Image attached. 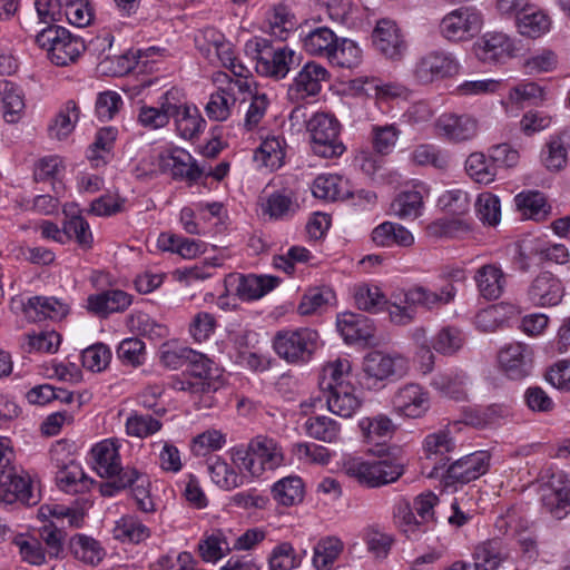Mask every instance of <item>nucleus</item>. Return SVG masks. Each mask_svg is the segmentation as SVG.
<instances>
[{
	"mask_svg": "<svg viewBox=\"0 0 570 570\" xmlns=\"http://www.w3.org/2000/svg\"><path fill=\"white\" fill-rule=\"evenodd\" d=\"M68 550L75 559L90 566L98 564L106 556L100 542L83 533H76L69 539Z\"/></svg>",
	"mask_w": 570,
	"mask_h": 570,
	"instance_id": "29",
	"label": "nucleus"
},
{
	"mask_svg": "<svg viewBox=\"0 0 570 570\" xmlns=\"http://www.w3.org/2000/svg\"><path fill=\"white\" fill-rule=\"evenodd\" d=\"M336 326L347 343L365 342L374 337L375 325L367 316L345 312L337 316Z\"/></svg>",
	"mask_w": 570,
	"mask_h": 570,
	"instance_id": "23",
	"label": "nucleus"
},
{
	"mask_svg": "<svg viewBox=\"0 0 570 570\" xmlns=\"http://www.w3.org/2000/svg\"><path fill=\"white\" fill-rule=\"evenodd\" d=\"M466 376L462 372L446 371L434 375L432 379V386L455 400H460L464 396V384Z\"/></svg>",
	"mask_w": 570,
	"mask_h": 570,
	"instance_id": "51",
	"label": "nucleus"
},
{
	"mask_svg": "<svg viewBox=\"0 0 570 570\" xmlns=\"http://www.w3.org/2000/svg\"><path fill=\"white\" fill-rule=\"evenodd\" d=\"M161 426L163 424L159 420L154 419L151 415L137 412L130 414L125 423L126 433L129 436L139 439H145L157 433Z\"/></svg>",
	"mask_w": 570,
	"mask_h": 570,
	"instance_id": "56",
	"label": "nucleus"
},
{
	"mask_svg": "<svg viewBox=\"0 0 570 570\" xmlns=\"http://www.w3.org/2000/svg\"><path fill=\"white\" fill-rule=\"evenodd\" d=\"M312 193L316 198L324 200H343L350 196L347 183L337 175H320L315 178Z\"/></svg>",
	"mask_w": 570,
	"mask_h": 570,
	"instance_id": "36",
	"label": "nucleus"
},
{
	"mask_svg": "<svg viewBox=\"0 0 570 570\" xmlns=\"http://www.w3.org/2000/svg\"><path fill=\"white\" fill-rule=\"evenodd\" d=\"M159 169L170 171L174 178L196 181L204 174L191 155L181 148L171 147L163 150L159 154Z\"/></svg>",
	"mask_w": 570,
	"mask_h": 570,
	"instance_id": "19",
	"label": "nucleus"
},
{
	"mask_svg": "<svg viewBox=\"0 0 570 570\" xmlns=\"http://www.w3.org/2000/svg\"><path fill=\"white\" fill-rule=\"evenodd\" d=\"M570 130L551 136L541 151V161L550 171L561 170L568 161Z\"/></svg>",
	"mask_w": 570,
	"mask_h": 570,
	"instance_id": "28",
	"label": "nucleus"
},
{
	"mask_svg": "<svg viewBox=\"0 0 570 570\" xmlns=\"http://www.w3.org/2000/svg\"><path fill=\"white\" fill-rule=\"evenodd\" d=\"M490 455L480 451L454 461L443 474L445 485L465 484L479 479L489 469Z\"/></svg>",
	"mask_w": 570,
	"mask_h": 570,
	"instance_id": "15",
	"label": "nucleus"
},
{
	"mask_svg": "<svg viewBox=\"0 0 570 570\" xmlns=\"http://www.w3.org/2000/svg\"><path fill=\"white\" fill-rule=\"evenodd\" d=\"M249 451L254 460L255 475L264 471H274L284 465L285 454L281 444L266 435H257L249 441Z\"/></svg>",
	"mask_w": 570,
	"mask_h": 570,
	"instance_id": "17",
	"label": "nucleus"
},
{
	"mask_svg": "<svg viewBox=\"0 0 570 570\" xmlns=\"http://www.w3.org/2000/svg\"><path fill=\"white\" fill-rule=\"evenodd\" d=\"M372 42L377 51L392 60H399L406 50V42L395 21L381 19L372 33Z\"/></svg>",
	"mask_w": 570,
	"mask_h": 570,
	"instance_id": "18",
	"label": "nucleus"
},
{
	"mask_svg": "<svg viewBox=\"0 0 570 570\" xmlns=\"http://www.w3.org/2000/svg\"><path fill=\"white\" fill-rule=\"evenodd\" d=\"M541 491L542 505L553 518L561 520L570 513V479L566 473H553Z\"/></svg>",
	"mask_w": 570,
	"mask_h": 570,
	"instance_id": "13",
	"label": "nucleus"
},
{
	"mask_svg": "<svg viewBox=\"0 0 570 570\" xmlns=\"http://www.w3.org/2000/svg\"><path fill=\"white\" fill-rule=\"evenodd\" d=\"M338 37L328 27L322 26L311 29L302 37L303 48L314 57L327 59L336 45Z\"/></svg>",
	"mask_w": 570,
	"mask_h": 570,
	"instance_id": "31",
	"label": "nucleus"
},
{
	"mask_svg": "<svg viewBox=\"0 0 570 570\" xmlns=\"http://www.w3.org/2000/svg\"><path fill=\"white\" fill-rule=\"evenodd\" d=\"M307 130L314 154L333 158L344 153L345 146L340 139L341 125L334 116L316 112L307 121Z\"/></svg>",
	"mask_w": 570,
	"mask_h": 570,
	"instance_id": "3",
	"label": "nucleus"
},
{
	"mask_svg": "<svg viewBox=\"0 0 570 570\" xmlns=\"http://www.w3.org/2000/svg\"><path fill=\"white\" fill-rule=\"evenodd\" d=\"M173 111L171 117L175 118L177 130L183 138L191 139L200 132L205 120L195 106L175 104Z\"/></svg>",
	"mask_w": 570,
	"mask_h": 570,
	"instance_id": "37",
	"label": "nucleus"
},
{
	"mask_svg": "<svg viewBox=\"0 0 570 570\" xmlns=\"http://www.w3.org/2000/svg\"><path fill=\"white\" fill-rule=\"evenodd\" d=\"M91 454L95 470L101 478H114L126 470L121 466L119 446L114 440L108 439L97 443L92 448Z\"/></svg>",
	"mask_w": 570,
	"mask_h": 570,
	"instance_id": "25",
	"label": "nucleus"
},
{
	"mask_svg": "<svg viewBox=\"0 0 570 570\" xmlns=\"http://www.w3.org/2000/svg\"><path fill=\"white\" fill-rule=\"evenodd\" d=\"M425 456L429 460L433 458L445 465L450 461L448 454L455 449V442L446 431H438L425 436L423 443Z\"/></svg>",
	"mask_w": 570,
	"mask_h": 570,
	"instance_id": "49",
	"label": "nucleus"
},
{
	"mask_svg": "<svg viewBox=\"0 0 570 570\" xmlns=\"http://www.w3.org/2000/svg\"><path fill=\"white\" fill-rule=\"evenodd\" d=\"M423 197L419 190L400 193L391 203V214L401 219H415L421 215Z\"/></svg>",
	"mask_w": 570,
	"mask_h": 570,
	"instance_id": "43",
	"label": "nucleus"
},
{
	"mask_svg": "<svg viewBox=\"0 0 570 570\" xmlns=\"http://www.w3.org/2000/svg\"><path fill=\"white\" fill-rule=\"evenodd\" d=\"M483 26L482 13L473 7H460L445 14L440 24V33L449 41L459 42L472 39Z\"/></svg>",
	"mask_w": 570,
	"mask_h": 570,
	"instance_id": "5",
	"label": "nucleus"
},
{
	"mask_svg": "<svg viewBox=\"0 0 570 570\" xmlns=\"http://www.w3.org/2000/svg\"><path fill=\"white\" fill-rule=\"evenodd\" d=\"M279 283V278L269 275H243L228 274L224 279V286L240 301L249 302L258 299L273 291Z\"/></svg>",
	"mask_w": 570,
	"mask_h": 570,
	"instance_id": "8",
	"label": "nucleus"
},
{
	"mask_svg": "<svg viewBox=\"0 0 570 570\" xmlns=\"http://www.w3.org/2000/svg\"><path fill=\"white\" fill-rule=\"evenodd\" d=\"M463 343L462 332L456 327L446 326L433 337L432 346L438 353L453 355L462 347Z\"/></svg>",
	"mask_w": 570,
	"mask_h": 570,
	"instance_id": "59",
	"label": "nucleus"
},
{
	"mask_svg": "<svg viewBox=\"0 0 570 570\" xmlns=\"http://www.w3.org/2000/svg\"><path fill=\"white\" fill-rule=\"evenodd\" d=\"M272 494L276 502L289 507L303 500L304 487L298 476H286L277 481L272 488Z\"/></svg>",
	"mask_w": 570,
	"mask_h": 570,
	"instance_id": "46",
	"label": "nucleus"
},
{
	"mask_svg": "<svg viewBox=\"0 0 570 570\" xmlns=\"http://www.w3.org/2000/svg\"><path fill=\"white\" fill-rule=\"evenodd\" d=\"M63 233L68 238H73L82 248H90L92 245V234L88 222L79 215L71 216L63 224Z\"/></svg>",
	"mask_w": 570,
	"mask_h": 570,
	"instance_id": "64",
	"label": "nucleus"
},
{
	"mask_svg": "<svg viewBox=\"0 0 570 570\" xmlns=\"http://www.w3.org/2000/svg\"><path fill=\"white\" fill-rule=\"evenodd\" d=\"M436 134L455 144L470 141L479 132V120L470 114H442L435 121Z\"/></svg>",
	"mask_w": 570,
	"mask_h": 570,
	"instance_id": "12",
	"label": "nucleus"
},
{
	"mask_svg": "<svg viewBox=\"0 0 570 570\" xmlns=\"http://www.w3.org/2000/svg\"><path fill=\"white\" fill-rule=\"evenodd\" d=\"M411 161L419 166H433L438 169L448 167L446 156L434 145L422 144L411 153Z\"/></svg>",
	"mask_w": 570,
	"mask_h": 570,
	"instance_id": "61",
	"label": "nucleus"
},
{
	"mask_svg": "<svg viewBox=\"0 0 570 570\" xmlns=\"http://www.w3.org/2000/svg\"><path fill=\"white\" fill-rule=\"evenodd\" d=\"M519 32L530 38H539L548 32L551 26L549 16L537 4L523 13L515 22Z\"/></svg>",
	"mask_w": 570,
	"mask_h": 570,
	"instance_id": "42",
	"label": "nucleus"
},
{
	"mask_svg": "<svg viewBox=\"0 0 570 570\" xmlns=\"http://www.w3.org/2000/svg\"><path fill=\"white\" fill-rule=\"evenodd\" d=\"M302 559L292 543L281 542L272 550L268 557V567L269 570H292L301 566Z\"/></svg>",
	"mask_w": 570,
	"mask_h": 570,
	"instance_id": "53",
	"label": "nucleus"
},
{
	"mask_svg": "<svg viewBox=\"0 0 570 570\" xmlns=\"http://www.w3.org/2000/svg\"><path fill=\"white\" fill-rule=\"evenodd\" d=\"M459 62L452 53L434 50L422 56L414 69V76L421 83L452 77L459 71Z\"/></svg>",
	"mask_w": 570,
	"mask_h": 570,
	"instance_id": "10",
	"label": "nucleus"
},
{
	"mask_svg": "<svg viewBox=\"0 0 570 570\" xmlns=\"http://www.w3.org/2000/svg\"><path fill=\"white\" fill-rule=\"evenodd\" d=\"M214 81L220 83L227 81V86L219 87L210 95L205 111L210 120L224 121L230 116L232 107L235 105V89L248 91L249 83L246 80H234L225 72H218Z\"/></svg>",
	"mask_w": 570,
	"mask_h": 570,
	"instance_id": "9",
	"label": "nucleus"
},
{
	"mask_svg": "<svg viewBox=\"0 0 570 570\" xmlns=\"http://www.w3.org/2000/svg\"><path fill=\"white\" fill-rule=\"evenodd\" d=\"M363 540L367 551L377 560L387 558L395 541L392 534L382 531L377 525L365 528L363 531Z\"/></svg>",
	"mask_w": 570,
	"mask_h": 570,
	"instance_id": "47",
	"label": "nucleus"
},
{
	"mask_svg": "<svg viewBox=\"0 0 570 570\" xmlns=\"http://www.w3.org/2000/svg\"><path fill=\"white\" fill-rule=\"evenodd\" d=\"M132 303V296L121 289H107L89 295L87 308L98 316H108L112 313L126 311Z\"/></svg>",
	"mask_w": 570,
	"mask_h": 570,
	"instance_id": "24",
	"label": "nucleus"
},
{
	"mask_svg": "<svg viewBox=\"0 0 570 570\" xmlns=\"http://www.w3.org/2000/svg\"><path fill=\"white\" fill-rule=\"evenodd\" d=\"M230 530L216 529L198 543L199 554L203 560L214 562L232 550Z\"/></svg>",
	"mask_w": 570,
	"mask_h": 570,
	"instance_id": "33",
	"label": "nucleus"
},
{
	"mask_svg": "<svg viewBox=\"0 0 570 570\" xmlns=\"http://www.w3.org/2000/svg\"><path fill=\"white\" fill-rule=\"evenodd\" d=\"M318 333L308 327L278 331L273 337V348L291 364L308 362L318 344Z\"/></svg>",
	"mask_w": 570,
	"mask_h": 570,
	"instance_id": "2",
	"label": "nucleus"
},
{
	"mask_svg": "<svg viewBox=\"0 0 570 570\" xmlns=\"http://www.w3.org/2000/svg\"><path fill=\"white\" fill-rule=\"evenodd\" d=\"M330 78L331 73L323 65L316 61L306 62L288 85V100L299 104L318 96Z\"/></svg>",
	"mask_w": 570,
	"mask_h": 570,
	"instance_id": "6",
	"label": "nucleus"
},
{
	"mask_svg": "<svg viewBox=\"0 0 570 570\" xmlns=\"http://www.w3.org/2000/svg\"><path fill=\"white\" fill-rule=\"evenodd\" d=\"M306 434L315 440L333 443L340 438V424L325 415L311 416L305 422Z\"/></svg>",
	"mask_w": 570,
	"mask_h": 570,
	"instance_id": "44",
	"label": "nucleus"
},
{
	"mask_svg": "<svg viewBox=\"0 0 570 570\" xmlns=\"http://www.w3.org/2000/svg\"><path fill=\"white\" fill-rule=\"evenodd\" d=\"M245 51L256 60V71L263 76L283 79L294 66L299 65V57L287 46H272L271 40L256 37L245 45Z\"/></svg>",
	"mask_w": 570,
	"mask_h": 570,
	"instance_id": "1",
	"label": "nucleus"
},
{
	"mask_svg": "<svg viewBox=\"0 0 570 570\" xmlns=\"http://www.w3.org/2000/svg\"><path fill=\"white\" fill-rule=\"evenodd\" d=\"M2 95L3 118L9 124H16L24 110V97L20 87L11 81L0 83Z\"/></svg>",
	"mask_w": 570,
	"mask_h": 570,
	"instance_id": "39",
	"label": "nucleus"
},
{
	"mask_svg": "<svg viewBox=\"0 0 570 570\" xmlns=\"http://www.w3.org/2000/svg\"><path fill=\"white\" fill-rule=\"evenodd\" d=\"M60 445L52 449L51 455L58 471L56 473V482L58 488L70 494L86 493L92 485V480L88 478L79 463L73 459L61 461L56 455L58 454Z\"/></svg>",
	"mask_w": 570,
	"mask_h": 570,
	"instance_id": "16",
	"label": "nucleus"
},
{
	"mask_svg": "<svg viewBox=\"0 0 570 570\" xmlns=\"http://www.w3.org/2000/svg\"><path fill=\"white\" fill-rule=\"evenodd\" d=\"M240 94L247 95V97L243 98V101L249 100V105L247 107L244 126L247 130H252L255 128L261 120L264 118L267 107L269 105V100L266 94L262 92H253L249 88L248 91H239Z\"/></svg>",
	"mask_w": 570,
	"mask_h": 570,
	"instance_id": "54",
	"label": "nucleus"
},
{
	"mask_svg": "<svg viewBox=\"0 0 570 570\" xmlns=\"http://www.w3.org/2000/svg\"><path fill=\"white\" fill-rule=\"evenodd\" d=\"M401 130L395 125L373 126V148L381 155L390 154L400 137Z\"/></svg>",
	"mask_w": 570,
	"mask_h": 570,
	"instance_id": "63",
	"label": "nucleus"
},
{
	"mask_svg": "<svg viewBox=\"0 0 570 570\" xmlns=\"http://www.w3.org/2000/svg\"><path fill=\"white\" fill-rule=\"evenodd\" d=\"M407 370L409 362L403 355L373 351L363 361V384L367 389H379L386 380L404 376Z\"/></svg>",
	"mask_w": 570,
	"mask_h": 570,
	"instance_id": "4",
	"label": "nucleus"
},
{
	"mask_svg": "<svg viewBox=\"0 0 570 570\" xmlns=\"http://www.w3.org/2000/svg\"><path fill=\"white\" fill-rule=\"evenodd\" d=\"M361 52V49L353 40L338 37L327 61L332 66L351 69L360 65Z\"/></svg>",
	"mask_w": 570,
	"mask_h": 570,
	"instance_id": "45",
	"label": "nucleus"
},
{
	"mask_svg": "<svg viewBox=\"0 0 570 570\" xmlns=\"http://www.w3.org/2000/svg\"><path fill=\"white\" fill-rule=\"evenodd\" d=\"M343 549L344 543L336 537L321 539L313 549V566L316 570H332Z\"/></svg>",
	"mask_w": 570,
	"mask_h": 570,
	"instance_id": "41",
	"label": "nucleus"
},
{
	"mask_svg": "<svg viewBox=\"0 0 570 570\" xmlns=\"http://www.w3.org/2000/svg\"><path fill=\"white\" fill-rule=\"evenodd\" d=\"M517 209L525 218L542 222L551 213V206L548 204L544 195L538 190H528L518 194L514 197Z\"/></svg>",
	"mask_w": 570,
	"mask_h": 570,
	"instance_id": "32",
	"label": "nucleus"
},
{
	"mask_svg": "<svg viewBox=\"0 0 570 570\" xmlns=\"http://www.w3.org/2000/svg\"><path fill=\"white\" fill-rule=\"evenodd\" d=\"M566 294L562 281L551 272L539 273L527 289L528 301L535 307L559 305Z\"/></svg>",
	"mask_w": 570,
	"mask_h": 570,
	"instance_id": "11",
	"label": "nucleus"
},
{
	"mask_svg": "<svg viewBox=\"0 0 570 570\" xmlns=\"http://www.w3.org/2000/svg\"><path fill=\"white\" fill-rule=\"evenodd\" d=\"M114 538L122 543L139 544L146 541L151 531L136 514H125L115 522Z\"/></svg>",
	"mask_w": 570,
	"mask_h": 570,
	"instance_id": "30",
	"label": "nucleus"
},
{
	"mask_svg": "<svg viewBox=\"0 0 570 570\" xmlns=\"http://www.w3.org/2000/svg\"><path fill=\"white\" fill-rule=\"evenodd\" d=\"M39 497L35 493L32 482L28 473L16 466L1 469L0 471V502L13 504L20 502L23 505H35Z\"/></svg>",
	"mask_w": 570,
	"mask_h": 570,
	"instance_id": "7",
	"label": "nucleus"
},
{
	"mask_svg": "<svg viewBox=\"0 0 570 570\" xmlns=\"http://www.w3.org/2000/svg\"><path fill=\"white\" fill-rule=\"evenodd\" d=\"M207 470L212 481L223 490L230 491L244 484L245 478L220 456L210 458Z\"/></svg>",
	"mask_w": 570,
	"mask_h": 570,
	"instance_id": "35",
	"label": "nucleus"
},
{
	"mask_svg": "<svg viewBox=\"0 0 570 570\" xmlns=\"http://www.w3.org/2000/svg\"><path fill=\"white\" fill-rule=\"evenodd\" d=\"M284 141L279 137H268L255 153V160L271 170L281 168L284 164Z\"/></svg>",
	"mask_w": 570,
	"mask_h": 570,
	"instance_id": "50",
	"label": "nucleus"
},
{
	"mask_svg": "<svg viewBox=\"0 0 570 570\" xmlns=\"http://www.w3.org/2000/svg\"><path fill=\"white\" fill-rule=\"evenodd\" d=\"M22 311L31 322L61 321L68 315L69 305L56 297L32 296L23 304Z\"/></svg>",
	"mask_w": 570,
	"mask_h": 570,
	"instance_id": "22",
	"label": "nucleus"
},
{
	"mask_svg": "<svg viewBox=\"0 0 570 570\" xmlns=\"http://www.w3.org/2000/svg\"><path fill=\"white\" fill-rule=\"evenodd\" d=\"M474 52L483 62H499L513 55L514 46L502 32H487L474 43Z\"/></svg>",
	"mask_w": 570,
	"mask_h": 570,
	"instance_id": "21",
	"label": "nucleus"
},
{
	"mask_svg": "<svg viewBox=\"0 0 570 570\" xmlns=\"http://www.w3.org/2000/svg\"><path fill=\"white\" fill-rule=\"evenodd\" d=\"M393 405L407 417H420L429 410V394L419 384H405L394 394Z\"/></svg>",
	"mask_w": 570,
	"mask_h": 570,
	"instance_id": "20",
	"label": "nucleus"
},
{
	"mask_svg": "<svg viewBox=\"0 0 570 570\" xmlns=\"http://www.w3.org/2000/svg\"><path fill=\"white\" fill-rule=\"evenodd\" d=\"M222 266V259L218 257L206 258L190 267L177 269L179 281L187 284L198 281H205L214 276L215 269Z\"/></svg>",
	"mask_w": 570,
	"mask_h": 570,
	"instance_id": "60",
	"label": "nucleus"
},
{
	"mask_svg": "<svg viewBox=\"0 0 570 570\" xmlns=\"http://www.w3.org/2000/svg\"><path fill=\"white\" fill-rule=\"evenodd\" d=\"M507 558L498 540H489L476 546L473 553V570H497Z\"/></svg>",
	"mask_w": 570,
	"mask_h": 570,
	"instance_id": "40",
	"label": "nucleus"
},
{
	"mask_svg": "<svg viewBox=\"0 0 570 570\" xmlns=\"http://www.w3.org/2000/svg\"><path fill=\"white\" fill-rule=\"evenodd\" d=\"M78 119V106L75 101L70 100L60 109L55 120L49 126L50 136L58 140L67 138L73 131Z\"/></svg>",
	"mask_w": 570,
	"mask_h": 570,
	"instance_id": "48",
	"label": "nucleus"
},
{
	"mask_svg": "<svg viewBox=\"0 0 570 570\" xmlns=\"http://www.w3.org/2000/svg\"><path fill=\"white\" fill-rule=\"evenodd\" d=\"M360 428L368 442L380 443L381 440L393 433L394 425L386 415L364 417L360 421Z\"/></svg>",
	"mask_w": 570,
	"mask_h": 570,
	"instance_id": "58",
	"label": "nucleus"
},
{
	"mask_svg": "<svg viewBox=\"0 0 570 570\" xmlns=\"http://www.w3.org/2000/svg\"><path fill=\"white\" fill-rule=\"evenodd\" d=\"M500 368L511 380H522L529 376L533 368L532 348L520 342L511 343L498 354Z\"/></svg>",
	"mask_w": 570,
	"mask_h": 570,
	"instance_id": "14",
	"label": "nucleus"
},
{
	"mask_svg": "<svg viewBox=\"0 0 570 570\" xmlns=\"http://www.w3.org/2000/svg\"><path fill=\"white\" fill-rule=\"evenodd\" d=\"M474 282L480 295L489 301L498 299L507 285L505 274L497 264H485L478 268Z\"/></svg>",
	"mask_w": 570,
	"mask_h": 570,
	"instance_id": "27",
	"label": "nucleus"
},
{
	"mask_svg": "<svg viewBox=\"0 0 570 570\" xmlns=\"http://www.w3.org/2000/svg\"><path fill=\"white\" fill-rule=\"evenodd\" d=\"M175 109V104L166 100L161 102L160 108L144 106L139 110V122L149 129H158L165 127L171 118V112Z\"/></svg>",
	"mask_w": 570,
	"mask_h": 570,
	"instance_id": "57",
	"label": "nucleus"
},
{
	"mask_svg": "<svg viewBox=\"0 0 570 570\" xmlns=\"http://www.w3.org/2000/svg\"><path fill=\"white\" fill-rule=\"evenodd\" d=\"M55 49L50 61L56 66H68L80 57L86 50V46L80 37L73 36L66 29L65 35H62Z\"/></svg>",
	"mask_w": 570,
	"mask_h": 570,
	"instance_id": "38",
	"label": "nucleus"
},
{
	"mask_svg": "<svg viewBox=\"0 0 570 570\" xmlns=\"http://www.w3.org/2000/svg\"><path fill=\"white\" fill-rule=\"evenodd\" d=\"M326 393L327 409L341 417H351L361 406L352 384L338 383L335 387L323 390Z\"/></svg>",
	"mask_w": 570,
	"mask_h": 570,
	"instance_id": "26",
	"label": "nucleus"
},
{
	"mask_svg": "<svg viewBox=\"0 0 570 570\" xmlns=\"http://www.w3.org/2000/svg\"><path fill=\"white\" fill-rule=\"evenodd\" d=\"M117 129L114 127H105L97 131L94 142L87 148L86 156L90 164L98 168L107 165L115 141Z\"/></svg>",
	"mask_w": 570,
	"mask_h": 570,
	"instance_id": "34",
	"label": "nucleus"
},
{
	"mask_svg": "<svg viewBox=\"0 0 570 570\" xmlns=\"http://www.w3.org/2000/svg\"><path fill=\"white\" fill-rule=\"evenodd\" d=\"M351 371V363L347 358H337L323 368L322 390L335 387L338 383L351 384L347 381Z\"/></svg>",
	"mask_w": 570,
	"mask_h": 570,
	"instance_id": "62",
	"label": "nucleus"
},
{
	"mask_svg": "<svg viewBox=\"0 0 570 570\" xmlns=\"http://www.w3.org/2000/svg\"><path fill=\"white\" fill-rule=\"evenodd\" d=\"M403 464L389 460L371 461V488L395 482L403 474Z\"/></svg>",
	"mask_w": 570,
	"mask_h": 570,
	"instance_id": "52",
	"label": "nucleus"
},
{
	"mask_svg": "<svg viewBox=\"0 0 570 570\" xmlns=\"http://www.w3.org/2000/svg\"><path fill=\"white\" fill-rule=\"evenodd\" d=\"M354 302L358 309L377 313L385 304L384 294L377 286L360 285L354 291Z\"/></svg>",
	"mask_w": 570,
	"mask_h": 570,
	"instance_id": "55",
	"label": "nucleus"
}]
</instances>
